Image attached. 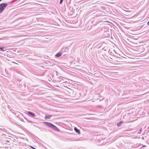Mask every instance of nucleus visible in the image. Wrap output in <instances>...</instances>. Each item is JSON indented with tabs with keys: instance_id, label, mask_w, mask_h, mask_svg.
Masks as SVG:
<instances>
[{
	"instance_id": "f257e3e1",
	"label": "nucleus",
	"mask_w": 149,
	"mask_h": 149,
	"mask_svg": "<svg viewBox=\"0 0 149 149\" xmlns=\"http://www.w3.org/2000/svg\"><path fill=\"white\" fill-rule=\"evenodd\" d=\"M97 139L99 142H101V143L99 144L100 145H102L105 144L106 142L105 141V136L103 135H100L97 137Z\"/></svg>"
},
{
	"instance_id": "f03ea898",
	"label": "nucleus",
	"mask_w": 149,
	"mask_h": 149,
	"mask_svg": "<svg viewBox=\"0 0 149 149\" xmlns=\"http://www.w3.org/2000/svg\"><path fill=\"white\" fill-rule=\"evenodd\" d=\"M43 123L48 127L56 131H59V129L51 123L44 122Z\"/></svg>"
},
{
	"instance_id": "7ed1b4c3",
	"label": "nucleus",
	"mask_w": 149,
	"mask_h": 149,
	"mask_svg": "<svg viewBox=\"0 0 149 149\" xmlns=\"http://www.w3.org/2000/svg\"><path fill=\"white\" fill-rule=\"evenodd\" d=\"M7 6L8 4L6 3H3L0 5V13L3 12Z\"/></svg>"
},
{
	"instance_id": "20e7f679",
	"label": "nucleus",
	"mask_w": 149,
	"mask_h": 149,
	"mask_svg": "<svg viewBox=\"0 0 149 149\" xmlns=\"http://www.w3.org/2000/svg\"><path fill=\"white\" fill-rule=\"evenodd\" d=\"M74 130L75 132L78 134H80V130L78 129L77 127H75Z\"/></svg>"
},
{
	"instance_id": "39448f33",
	"label": "nucleus",
	"mask_w": 149,
	"mask_h": 149,
	"mask_svg": "<svg viewBox=\"0 0 149 149\" xmlns=\"http://www.w3.org/2000/svg\"><path fill=\"white\" fill-rule=\"evenodd\" d=\"M52 116V115H46L45 117V118L50 119Z\"/></svg>"
},
{
	"instance_id": "423d86ee",
	"label": "nucleus",
	"mask_w": 149,
	"mask_h": 149,
	"mask_svg": "<svg viewBox=\"0 0 149 149\" xmlns=\"http://www.w3.org/2000/svg\"><path fill=\"white\" fill-rule=\"evenodd\" d=\"M28 113L29 114L31 115L33 117H34L35 116V113H32L31 111L28 112Z\"/></svg>"
},
{
	"instance_id": "0eeeda50",
	"label": "nucleus",
	"mask_w": 149,
	"mask_h": 149,
	"mask_svg": "<svg viewBox=\"0 0 149 149\" xmlns=\"http://www.w3.org/2000/svg\"><path fill=\"white\" fill-rule=\"evenodd\" d=\"M62 55V54L61 52H58L55 55V56L57 57H58L61 56Z\"/></svg>"
},
{
	"instance_id": "6e6552de",
	"label": "nucleus",
	"mask_w": 149,
	"mask_h": 149,
	"mask_svg": "<svg viewBox=\"0 0 149 149\" xmlns=\"http://www.w3.org/2000/svg\"><path fill=\"white\" fill-rule=\"evenodd\" d=\"M122 123H123V122L122 121L120 122L119 123H118L117 124V126H120L121 125V124H122Z\"/></svg>"
},
{
	"instance_id": "1a4fd4ad",
	"label": "nucleus",
	"mask_w": 149,
	"mask_h": 149,
	"mask_svg": "<svg viewBox=\"0 0 149 149\" xmlns=\"http://www.w3.org/2000/svg\"><path fill=\"white\" fill-rule=\"evenodd\" d=\"M4 47H0V49L2 51H4L5 50H4Z\"/></svg>"
},
{
	"instance_id": "9d476101",
	"label": "nucleus",
	"mask_w": 149,
	"mask_h": 149,
	"mask_svg": "<svg viewBox=\"0 0 149 149\" xmlns=\"http://www.w3.org/2000/svg\"><path fill=\"white\" fill-rule=\"evenodd\" d=\"M63 1V0H60L59 3L60 4H61L62 3Z\"/></svg>"
},
{
	"instance_id": "9b49d317",
	"label": "nucleus",
	"mask_w": 149,
	"mask_h": 149,
	"mask_svg": "<svg viewBox=\"0 0 149 149\" xmlns=\"http://www.w3.org/2000/svg\"><path fill=\"white\" fill-rule=\"evenodd\" d=\"M69 47V46L68 47H66L65 49V50L66 51H68V48H67L68 47Z\"/></svg>"
},
{
	"instance_id": "f8f14e48",
	"label": "nucleus",
	"mask_w": 149,
	"mask_h": 149,
	"mask_svg": "<svg viewBox=\"0 0 149 149\" xmlns=\"http://www.w3.org/2000/svg\"><path fill=\"white\" fill-rule=\"evenodd\" d=\"M31 147L33 149H36L35 148L33 147Z\"/></svg>"
},
{
	"instance_id": "ddd939ff",
	"label": "nucleus",
	"mask_w": 149,
	"mask_h": 149,
	"mask_svg": "<svg viewBox=\"0 0 149 149\" xmlns=\"http://www.w3.org/2000/svg\"><path fill=\"white\" fill-rule=\"evenodd\" d=\"M147 24L149 25V21L147 22Z\"/></svg>"
},
{
	"instance_id": "4468645a",
	"label": "nucleus",
	"mask_w": 149,
	"mask_h": 149,
	"mask_svg": "<svg viewBox=\"0 0 149 149\" xmlns=\"http://www.w3.org/2000/svg\"><path fill=\"white\" fill-rule=\"evenodd\" d=\"M145 94V93H143V94H141V95H144V94Z\"/></svg>"
},
{
	"instance_id": "2eb2a0df",
	"label": "nucleus",
	"mask_w": 149,
	"mask_h": 149,
	"mask_svg": "<svg viewBox=\"0 0 149 149\" xmlns=\"http://www.w3.org/2000/svg\"><path fill=\"white\" fill-rule=\"evenodd\" d=\"M13 63H15V62H13Z\"/></svg>"
},
{
	"instance_id": "dca6fc26",
	"label": "nucleus",
	"mask_w": 149,
	"mask_h": 149,
	"mask_svg": "<svg viewBox=\"0 0 149 149\" xmlns=\"http://www.w3.org/2000/svg\"><path fill=\"white\" fill-rule=\"evenodd\" d=\"M100 73L101 74H102V73H101V72H100Z\"/></svg>"
},
{
	"instance_id": "f3484780",
	"label": "nucleus",
	"mask_w": 149,
	"mask_h": 149,
	"mask_svg": "<svg viewBox=\"0 0 149 149\" xmlns=\"http://www.w3.org/2000/svg\"><path fill=\"white\" fill-rule=\"evenodd\" d=\"M1 1V0H0V1Z\"/></svg>"
}]
</instances>
